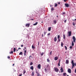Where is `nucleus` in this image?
<instances>
[{"instance_id": "1", "label": "nucleus", "mask_w": 76, "mask_h": 76, "mask_svg": "<svg viewBox=\"0 0 76 76\" xmlns=\"http://www.w3.org/2000/svg\"><path fill=\"white\" fill-rule=\"evenodd\" d=\"M71 63L72 64V69H73L75 66V65L74 64V61L72 60L71 61Z\"/></svg>"}, {"instance_id": "2", "label": "nucleus", "mask_w": 76, "mask_h": 76, "mask_svg": "<svg viewBox=\"0 0 76 76\" xmlns=\"http://www.w3.org/2000/svg\"><path fill=\"white\" fill-rule=\"evenodd\" d=\"M68 37H70L72 35V31H68Z\"/></svg>"}, {"instance_id": "3", "label": "nucleus", "mask_w": 76, "mask_h": 76, "mask_svg": "<svg viewBox=\"0 0 76 76\" xmlns=\"http://www.w3.org/2000/svg\"><path fill=\"white\" fill-rule=\"evenodd\" d=\"M72 39L73 40L74 42H75V41H76V38L75 36H73L72 37Z\"/></svg>"}, {"instance_id": "4", "label": "nucleus", "mask_w": 76, "mask_h": 76, "mask_svg": "<svg viewBox=\"0 0 76 76\" xmlns=\"http://www.w3.org/2000/svg\"><path fill=\"white\" fill-rule=\"evenodd\" d=\"M54 70L56 72H58V68H55L54 69Z\"/></svg>"}, {"instance_id": "5", "label": "nucleus", "mask_w": 76, "mask_h": 76, "mask_svg": "<svg viewBox=\"0 0 76 76\" xmlns=\"http://www.w3.org/2000/svg\"><path fill=\"white\" fill-rule=\"evenodd\" d=\"M26 26H27L28 28V27H29V26H30V23H27L26 25Z\"/></svg>"}, {"instance_id": "6", "label": "nucleus", "mask_w": 76, "mask_h": 76, "mask_svg": "<svg viewBox=\"0 0 76 76\" xmlns=\"http://www.w3.org/2000/svg\"><path fill=\"white\" fill-rule=\"evenodd\" d=\"M53 24L56 25V23H57V20H54L53 21Z\"/></svg>"}, {"instance_id": "7", "label": "nucleus", "mask_w": 76, "mask_h": 76, "mask_svg": "<svg viewBox=\"0 0 76 76\" xmlns=\"http://www.w3.org/2000/svg\"><path fill=\"white\" fill-rule=\"evenodd\" d=\"M68 72L69 73H71V69H68Z\"/></svg>"}, {"instance_id": "8", "label": "nucleus", "mask_w": 76, "mask_h": 76, "mask_svg": "<svg viewBox=\"0 0 76 76\" xmlns=\"http://www.w3.org/2000/svg\"><path fill=\"white\" fill-rule=\"evenodd\" d=\"M54 42H56V41H57V37H54Z\"/></svg>"}, {"instance_id": "9", "label": "nucleus", "mask_w": 76, "mask_h": 76, "mask_svg": "<svg viewBox=\"0 0 76 76\" xmlns=\"http://www.w3.org/2000/svg\"><path fill=\"white\" fill-rule=\"evenodd\" d=\"M37 67L39 69H41V64H39L37 66Z\"/></svg>"}, {"instance_id": "10", "label": "nucleus", "mask_w": 76, "mask_h": 76, "mask_svg": "<svg viewBox=\"0 0 76 76\" xmlns=\"http://www.w3.org/2000/svg\"><path fill=\"white\" fill-rule=\"evenodd\" d=\"M65 5L66 7H68L69 6V5L68 4H65Z\"/></svg>"}, {"instance_id": "11", "label": "nucleus", "mask_w": 76, "mask_h": 76, "mask_svg": "<svg viewBox=\"0 0 76 76\" xmlns=\"http://www.w3.org/2000/svg\"><path fill=\"white\" fill-rule=\"evenodd\" d=\"M61 73H62V72H63V68L62 67H61Z\"/></svg>"}, {"instance_id": "12", "label": "nucleus", "mask_w": 76, "mask_h": 76, "mask_svg": "<svg viewBox=\"0 0 76 76\" xmlns=\"http://www.w3.org/2000/svg\"><path fill=\"white\" fill-rule=\"evenodd\" d=\"M30 69H32V70H34V67H33V66H31Z\"/></svg>"}, {"instance_id": "13", "label": "nucleus", "mask_w": 76, "mask_h": 76, "mask_svg": "<svg viewBox=\"0 0 76 76\" xmlns=\"http://www.w3.org/2000/svg\"><path fill=\"white\" fill-rule=\"evenodd\" d=\"M54 60H58V58L57 57H55Z\"/></svg>"}, {"instance_id": "14", "label": "nucleus", "mask_w": 76, "mask_h": 76, "mask_svg": "<svg viewBox=\"0 0 76 76\" xmlns=\"http://www.w3.org/2000/svg\"><path fill=\"white\" fill-rule=\"evenodd\" d=\"M38 24V22H37L33 24V25L34 26H35V25H37Z\"/></svg>"}, {"instance_id": "15", "label": "nucleus", "mask_w": 76, "mask_h": 76, "mask_svg": "<svg viewBox=\"0 0 76 76\" xmlns=\"http://www.w3.org/2000/svg\"><path fill=\"white\" fill-rule=\"evenodd\" d=\"M69 61L68 60H66V64H69Z\"/></svg>"}, {"instance_id": "16", "label": "nucleus", "mask_w": 76, "mask_h": 76, "mask_svg": "<svg viewBox=\"0 0 76 76\" xmlns=\"http://www.w3.org/2000/svg\"><path fill=\"white\" fill-rule=\"evenodd\" d=\"M32 49H35V47H34V45H32Z\"/></svg>"}, {"instance_id": "17", "label": "nucleus", "mask_w": 76, "mask_h": 76, "mask_svg": "<svg viewBox=\"0 0 76 76\" xmlns=\"http://www.w3.org/2000/svg\"><path fill=\"white\" fill-rule=\"evenodd\" d=\"M67 75V74L66 73H63V76H66Z\"/></svg>"}, {"instance_id": "18", "label": "nucleus", "mask_w": 76, "mask_h": 76, "mask_svg": "<svg viewBox=\"0 0 76 76\" xmlns=\"http://www.w3.org/2000/svg\"><path fill=\"white\" fill-rule=\"evenodd\" d=\"M63 37H64V39H66V35L64 34H63Z\"/></svg>"}, {"instance_id": "19", "label": "nucleus", "mask_w": 76, "mask_h": 76, "mask_svg": "<svg viewBox=\"0 0 76 76\" xmlns=\"http://www.w3.org/2000/svg\"><path fill=\"white\" fill-rule=\"evenodd\" d=\"M72 46H74V43H73V41H72Z\"/></svg>"}, {"instance_id": "20", "label": "nucleus", "mask_w": 76, "mask_h": 76, "mask_svg": "<svg viewBox=\"0 0 76 76\" xmlns=\"http://www.w3.org/2000/svg\"><path fill=\"white\" fill-rule=\"evenodd\" d=\"M63 45H64V44H63V43L62 42H61V45L62 47L63 46Z\"/></svg>"}, {"instance_id": "21", "label": "nucleus", "mask_w": 76, "mask_h": 76, "mask_svg": "<svg viewBox=\"0 0 76 76\" xmlns=\"http://www.w3.org/2000/svg\"><path fill=\"white\" fill-rule=\"evenodd\" d=\"M60 60L59 61V63H58V66H60Z\"/></svg>"}, {"instance_id": "22", "label": "nucleus", "mask_w": 76, "mask_h": 76, "mask_svg": "<svg viewBox=\"0 0 76 76\" xmlns=\"http://www.w3.org/2000/svg\"><path fill=\"white\" fill-rule=\"evenodd\" d=\"M47 62H50V60L49 59V58H48L47 59Z\"/></svg>"}, {"instance_id": "23", "label": "nucleus", "mask_w": 76, "mask_h": 76, "mask_svg": "<svg viewBox=\"0 0 76 76\" xmlns=\"http://www.w3.org/2000/svg\"><path fill=\"white\" fill-rule=\"evenodd\" d=\"M22 52H20L19 54V55H22Z\"/></svg>"}, {"instance_id": "24", "label": "nucleus", "mask_w": 76, "mask_h": 76, "mask_svg": "<svg viewBox=\"0 0 76 76\" xmlns=\"http://www.w3.org/2000/svg\"><path fill=\"white\" fill-rule=\"evenodd\" d=\"M44 55V52H42V53H41V56H42Z\"/></svg>"}, {"instance_id": "25", "label": "nucleus", "mask_w": 76, "mask_h": 76, "mask_svg": "<svg viewBox=\"0 0 76 76\" xmlns=\"http://www.w3.org/2000/svg\"><path fill=\"white\" fill-rule=\"evenodd\" d=\"M51 27H49L48 29V31H51Z\"/></svg>"}, {"instance_id": "26", "label": "nucleus", "mask_w": 76, "mask_h": 76, "mask_svg": "<svg viewBox=\"0 0 76 76\" xmlns=\"http://www.w3.org/2000/svg\"><path fill=\"white\" fill-rule=\"evenodd\" d=\"M13 51H11V52H10V54H13Z\"/></svg>"}, {"instance_id": "27", "label": "nucleus", "mask_w": 76, "mask_h": 76, "mask_svg": "<svg viewBox=\"0 0 76 76\" xmlns=\"http://www.w3.org/2000/svg\"><path fill=\"white\" fill-rule=\"evenodd\" d=\"M32 64H33V63L32 62H31L30 64V66H32Z\"/></svg>"}, {"instance_id": "28", "label": "nucleus", "mask_w": 76, "mask_h": 76, "mask_svg": "<svg viewBox=\"0 0 76 76\" xmlns=\"http://www.w3.org/2000/svg\"><path fill=\"white\" fill-rule=\"evenodd\" d=\"M47 31L44 32V34L45 35V34H47Z\"/></svg>"}, {"instance_id": "29", "label": "nucleus", "mask_w": 76, "mask_h": 76, "mask_svg": "<svg viewBox=\"0 0 76 76\" xmlns=\"http://www.w3.org/2000/svg\"><path fill=\"white\" fill-rule=\"evenodd\" d=\"M54 10V8H53V7H52L51 9V10H52V11H53V10Z\"/></svg>"}, {"instance_id": "30", "label": "nucleus", "mask_w": 76, "mask_h": 76, "mask_svg": "<svg viewBox=\"0 0 76 76\" xmlns=\"http://www.w3.org/2000/svg\"><path fill=\"white\" fill-rule=\"evenodd\" d=\"M32 76H34V72H32Z\"/></svg>"}, {"instance_id": "31", "label": "nucleus", "mask_w": 76, "mask_h": 76, "mask_svg": "<svg viewBox=\"0 0 76 76\" xmlns=\"http://www.w3.org/2000/svg\"><path fill=\"white\" fill-rule=\"evenodd\" d=\"M60 35H58V39H59V38H60Z\"/></svg>"}, {"instance_id": "32", "label": "nucleus", "mask_w": 76, "mask_h": 76, "mask_svg": "<svg viewBox=\"0 0 76 76\" xmlns=\"http://www.w3.org/2000/svg\"><path fill=\"white\" fill-rule=\"evenodd\" d=\"M25 73H26V71H25V69H24L23 74L24 75V74H25Z\"/></svg>"}, {"instance_id": "33", "label": "nucleus", "mask_w": 76, "mask_h": 76, "mask_svg": "<svg viewBox=\"0 0 76 76\" xmlns=\"http://www.w3.org/2000/svg\"><path fill=\"white\" fill-rule=\"evenodd\" d=\"M15 51H16V48H14V52H15Z\"/></svg>"}, {"instance_id": "34", "label": "nucleus", "mask_w": 76, "mask_h": 76, "mask_svg": "<svg viewBox=\"0 0 76 76\" xmlns=\"http://www.w3.org/2000/svg\"><path fill=\"white\" fill-rule=\"evenodd\" d=\"M64 48H65V50H67V47L66 46H65L64 47Z\"/></svg>"}, {"instance_id": "35", "label": "nucleus", "mask_w": 76, "mask_h": 76, "mask_svg": "<svg viewBox=\"0 0 76 76\" xmlns=\"http://www.w3.org/2000/svg\"><path fill=\"white\" fill-rule=\"evenodd\" d=\"M37 76H40V74H39V73L37 74Z\"/></svg>"}, {"instance_id": "36", "label": "nucleus", "mask_w": 76, "mask_h": 76, "mask_svg": "<svg viewBox=\"0 0 76 76\" xmlns=\"http://www.w3.org/2000/svg\"><path fill=\"white\" fill-rule=\"evenodd\" d=\"M57 4H55V7H57Z\"/></svg>"}, {"instance_id": "37", "label": "nucleus", "mask_w": 76, "mask_h": 76, "mask_svg": "<svg viewBox=\"0 0 76 76\" xmlns=\"http://www.w3.org/2000/svg\"><path fill=\"white\" fill-rule=\"evenodd\" d=\"M73 47H72V46H70L69 47V48H70V49H72V48Z\"/></svg>"}, {"instance_id": "38", "label": "nucleus", "mask_w": 76, "mask_h": 76, "mask_svg": "<svg viewBox=\"0 0 76 76\" xmlns=\"http://www.w3.org/2000/svg\"><path fill=\"white\" fill-rule=\"evenodd\" d=\"M50 33H48L47 35V36H50Z\"/></svg>"}, {"instance_id": "39", "label": "nucleus", "mask_w": 76, "mask_h": 76, "mask_svg": "<svg viewBox=\"0 0 76 76\" xmlns=\"http://www.w3.org/2000/svg\"><path fill=\"white\" fill-rule=\"evenodd\" d=\"M36 73H37V74H38V73H38V72L37 71H36Z\"/></svg>"}, {"instance_id": "40", "label": "nucleus", "mask_w": 76, "mask_h": 76, "mask_svg": "<svg viewBox=\"0 0 76 76\" xmlns=\"http://www.w3.org/2000/svg\"><path fill=\"white\" fill-rule=\"evenodd\" d=\"M58 42H60V39H58Z\"/></svg>"}, {"instance_id": "41", "label": "nucleus", "mask_w": 76, "mask_h": 76, "mask_svg": "<svg viewBox=\"0 0 76 76\" xmlns=\"http://www.w3.org/2000/svg\"><path fill=\"white\" fill-rule=\"evenodd\" d=\"M45 72H47V69H46V68H45Z\"/></svg>"}, {"instance_id": "42", "label": "nucleus", "mask_w": 76, "mask_h": 76, "mask_svg": "<svg viewBox=\"0 0 76 76\" xmlns=\"http://www.w3.org/2000/svg\"><path fill=\"white\" fill-rule=\"evenodd\" d=\"M7 58H8L9 59V58H10V56H8L7 57Z\"/></svg>"}, {"instance_id": "43", "label": "nucleus", "mask_w": 76, "mask_h": 76, "mask_svg": "<svg viewBox=\"0 0 76 76\" xmlns=\"http://www.w3.org/2000/svg\"><path fill=\"white\" fill-rule=\"evenodd\" d=\"M64 2H66L67 1V0H64Z\"/></svg>"}, {"instance_id": "44", "label": "nucleus", "mask_w": 76, "mask_h": 76, "mask_svg": "<svg viewBox=\"0 0 76 76\" xmlns=\"http://www.w3.org/2000/svg\"><path fill=\"white\" fill-rule=\"evenodd\" d=\"M73 26H75V23H73Z\"/></svg>"}, {"instance_id": "45", "label": "nucleus", "mask_w": 76, "mask_h": 76, "mask_svg": "<svg viewBox=\"0 0 76 76\" xmlns=\"http://www.w3.org/2000/svg\"><path fill=\"white\" fill-rule=\"evenodd\" d=\"M66 21H67V20H64L65 23H66Z\"/></svg>"}, {"instance_id": "46", "label": "nucleus", "mask_w": 76, "mask_h": 76, "mask_svg": "<svg viewBox=\"0 0 76 76\" xmlns=\"http://www.w3.org/2000/svg\"><path fill=\"white\" fill-rule=\"evenodd\" d=\"M24 56H26V53H24Z\"/></svg>"}, {"instance_id": "47", "label": "nucleus", "mask_w": 76, "mask_h": 76, "mask_svg": "<svg viewBox=\"0 0 76 76\" xmlns=\"http://www.w3.org/2000/svg\"><path fill=\"white\" fill-rule=\"evenodd\" d=\"M24 53H26V50H25L24 51Z\"/></svg>"}, {"instance_id": "48", "label": "nucleus", "mask_w": 76, "mask_h": 76, "mask_svg": "<svg viewBox=\"0 0 76 76\" xmlns=\"http://www.w3.org/2000/svg\"><path fill=\"white\" fill-rule=\"evenodd\" d=\"M21 47H23V45H21Z\"/></svg>"}, {"instance_id": "49", "label": "nucleus", "mask_w": 76, "mask_h": 76, "mask_svg": "<svg viewBox=\"0 0 76 76\" xmlns=\"http://www.w3.org/2000/svg\"><path fill=\"white\" fill-rule=\"evenodd\" d=\"M51 53H52V51H51L50 52V55H51Z\"/></svg>"}, {"instance_id": "50", "label": "nucleus", "mask_w": 76, "mask_h": 76, "mask_svg": "<svg viewBox=\"0 0 76 76\" xmlns=\"http://www.w3.org/2000/svg\"><path fill=\"white\" fill-rule=\"evenodd\" d=\"M20 49H21V48H18V50H20Z\"/></svg>"}, {"instance_id": "51", "label": "nucleus", "mask_w": 76, "mask_h": 76, "mask_svg": "<svg viewBox=\"0 0 76 76\" xmlns=\"http://www.w3.org/2000/svg\"><path fill=\"white\" fill-rule=\"evenodd\" d=\"M74 66H76V63H74Z\"/></svg>"}, {"instance_id": "52", "label": "nucleus", "mask_w": 76, "mask_h": 76, "mask_svg": "<svg viewBox=\"0 0 76 76\" xmlns=\"http://www.w3.org/2000/svg\"><path fill=\"white\" fill-rule=\"evenodd\" d=\"M38 45H39V42H38Z\"/></svg>"}, {"instance_id": "53", "label": "nucleus", "mask_w": 76, "mask_h": 76, "mask_svg": "<svg viewBox=\"0 0 76 76\" xmlns=\"http://www.w3.org/2000/svg\"><path fill=\"white\" fill-rule=\"evenodd\" d=\"M62 14H65V12H63L62 13Z\"/></svg>"}, {"instance_id": "54", "label": "nucleus", "mask_w": 76, "mask_h": 76, "mask_svg": "<svg viewBox=\"0 0 76 76\" xmlns=\"http://www.w3.org/2000/svg\"><path fill=\"white\" fill-rule=\"evenodd\" d=\"M22 74H20V75H19V76H22Z\"/></svg>"}, {"instance_id": "55", "label": "nucleus", "mask_w": 76, "mask_h": 76, "mask_svg": "<svg viewBox=\"0 0 76 76\" xmlns=\"http://www.w3.org/2000/svg\"><path fill=\"white\" fill-rule=\"evenodd\" d=\"M75 72L76 73V69H75Z\"/></svg>"}, {"instance_id": "56", "label": "nucleus", "mask_w": 76, "mask_h": 76, "mask_svg": "<svg viewBox=\"0 0 76 76\" xmlns=\"http://www.w3.org/2000/svg\"><path fill=\"white\" fill-rule=\"evenodd\" d=\"M58 4H60V2H58Z\"/></svg>"}, {"instance_id": "57", "label": "nucleus", "mask_w": 76, "mask_h": 76, "mask_svg": "<svg viewBox=\"0 0 76 76\" xmlns=\"http://www.w3.org/2000/svg\"><path fill=\"white\" fill-rule=\"evenodd\" d=\"M12 66H15V64H12Z\"/></svg>"}, {"instance_id": "58", "label": "nucleus", "mask_w": 76, "mask_h": 76, "mask_svg": "<svg viewBox=\"0 0 76 76\" xmlns=\"http://www.w3.org/2000/svg\"><path fill=\"white\" fill-rule=\"evenodd\" d=\"M24 48L25 49H26V47H24Z\"/></svg>"}, {"instance_id": "59", "label": "nucleus", "mask_w": 76, "mask_h": 76, "mask_svg": "<svg viewBox=\"0 0 76 76\" xmlns=\"http://www.w3.org/2000/svg\"><path fill=\"white\" fill-rule=\"evenodd\" d=\"M42 37H43V34H42Z\"/></svg>"}, {"instance_id": "60", "label": "nucleus", "mask_w": 76, "mask_h": 76, "mask_svg": "<svg viewBox=\"0 0 76 76\" xmlns=\"http://www.w3.org/2000/svg\"><path fill=\"white\" fill-rule=\"evenodd\" d=\"M31 20H34V19H31Z\"/></svg>"}, {"instance_id": "61", "label": "nucleus", "mask_w": 76, "mask_h": 76, "mask_svg": "<svg viewBox=\"0 0 76 76\" xmlns=\"http://www.w3.org/2000/svg\"><path fill=\"white\" fill-rule=\"evenodd\" d=\"M32 57V56H30L29 57V58H30V57Z\"/></svg>"}, {"instance_id": "62", "label": "nucleus", "mask_w": 76, "mask_h": 76, "mask_svg": "<svg viewBox=\"0 0 76 76\" xmlns=\"http://www.w3.org/2000/svg\"><path fill=\"white\" fill-rule=\"evenodd\" d=\"M56 17H57V18H58V15H57V16H56Z\"/></svg>"}, {"instance_id": "63", "label": "nucleus", "mask_w": 76, "mask_h": 76, "mask_svg": "<svg viewBox=\"0 0 76 76\" xmlns=\"http://www.w3.org/2000/svg\"><path fill=\"white\" fill-rule=\"evenodd\" d=\"M74 20H76V19H75Z\"/></svg>"}, {"instance_id": "64", "label": "nucleus", "mask_w": 76, "mask_h": 76, "mask_svg": "<svg viewBox=\"0 0 76 76\" xmlns=\"http://www.w3.org/2000/svg\"><path fill=\"white\" fill-rule=\"evenodd\" d=\"M18 50H16V51H18Z\"/></svg>"}]
</instances>
